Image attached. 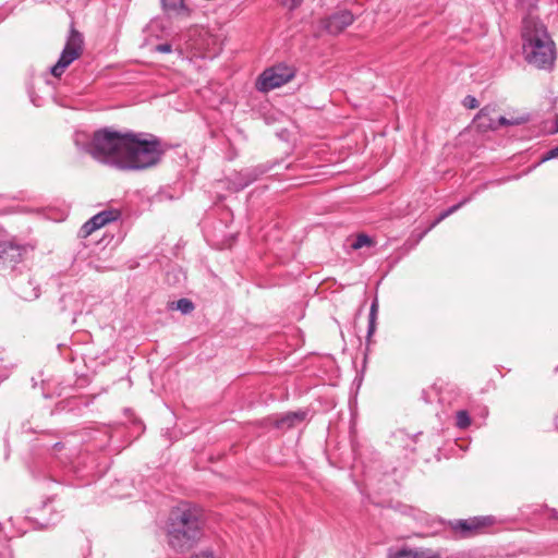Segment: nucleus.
I'll return each instance as SVG.
<instances>
[{
    "label": "nucleus",
    "instance_id": "nucleus-31",
    "mask_svg": "<svg viewBox=\"0 0 558 558\" xmlns=\"http://www.w3.org/2000/svg\"><path fill=\"white\" fill-rule=\"evenodd\" d=\"M555 124H556V132H558V114L556 116V120H555Z\"/></svg>",
    "mask_w": 558,
    "mask_h": 558
},
{
    "label": "nucleus",
    "instance_id": "nucleus-25",
    "mask_svg": "<svg viewBox=\"0 0 558 558\" xmlns=\"http://www.w3.org/2000/svg\"><path fill=\"white\" fill-rule=\"evenodd\" d=\"M463 105L469 109H475L480 106L477 99L470 95L464 98Z\"/></svg>",
    "mask_w": 558,
    "mask_h": 558
},
{
    "label": "nucleus",
    "instance_id": "nucleus-8",
    "mask_svg": "<svg viewBox=\"0 0 558 558\" xmlns=\"http://www.w3.org/2000/svg\"><path fill=\"white\" fill-rule=\"evenodd\" d=\"M495 519L492 515L474 517L464 520H457L452 523V529L461 536L468 537L483 531L484 527L494 524Z\"/></svg>",
    "mask_w": 558,
    "mask_h": 558
},
{
    "label": "nucleus",
    "instance_id": "nucleus-18",
    "mask_svg": "<svg viewBox=\"0 0 558 558\" xmlns=\"http://www.w3.org/2000/svg\"><path fill=\"white\" fill-rule=\"evenodd\" d=\"M375 245V241L365 233H360L356 235L354 241L351 243V247L353 250H360L364 246H373Z\"/></svg>",
    "mask_w": 558,
    "mask_h": 558
},
{
    "label": "nucleus",
    "instance_id": "nucleus-12",
    "mask_svg": "<svg viewBox=\"0 0 558 558\" xmlns=\"http://www.w3.org/2000/svg\"><path fill=\"white\" fill-rule=\"evenodd\" d=\"M161 8L168 16L190 19L193 13L184 0H160Z\"/></svg>",
    "mask_w": 558,
    "mask_h": 558
},
{
    "label": "nucleus",
    "instance_id": "nucleus-15",
    "mask_svg": "<svg viewBox=\"0 0 558 558\" xmlns=\"http://www.w3.org/2000/svg\"><path fill=\"white\" fill-rule=\"evenodd\" d=\"M377 313H378V302H377V300H374L371 305V310H369V314H368V328H367V337H366L367 343L371 342V338L376 330Z\"/></svg>",
    "mask_w": 558,
    "mask_h": 558
},
{
    "label": "nucleus",
    "instance_id": "nucleus-1",
    "mask_svg": "<svg viewBox=\"0 0 558 558\" xmlns=\"http://www.w3.org/2000/svg\"><path fill=\"white\" fill-rule=\"evenodd\" d=\"M86 150L95 160L116 169L144 171L161 162L167 145L150 133L102 128L94 132Z\"/></svg>",
    "mask_w": 558,
    "mask_h": 558
},
{
    "label": "nucleus",
    "instance_id": "nucleus-21",
    "mask_svg": "<svg viewBox=\"0 0 558 558\" xmlns=\"http://www.w3.org/2000/svg\"><path fill=\"white\" fill-rule=\"evenodd\" d=\"M274 425L277 427V428H290V427H293L294 424H293V420L291 418L290 416V413H286L283 415H281L280 417L276 418L275 420V423Z\"/></svg>",
    "mask_w": 558,
    "mask_h": 558
},
{
    "label": "nucleus",
    "instance_id": "nucleus-5",
    "mask_svg": "<svg viewBox=\"0 0 558 558\" xmlns=\"http://www.w3.org/2000/svg\"><path fill=\"white\" fill-rule=\"evenodd\" d=\"M295 76V70L287 64H277L263 71L256 82L259 92H270L290 82Z\"/></svg>",
    "mask_w": 558,
    "mask_h": 558
},
{
    "label": "nucleus",
    "instance_id": "nucleus-26",
    "mask_svg": "<svg viewBox=\"0 0 558 558\" xmlns=\"http://www.w3.org/2000/svg\"><path fill=\"white\" fill-rule=\"evenodd\" d=\"M291 418L293 420V424L300 423L304 421L306 413L304 411L289 412Z\"/></svg>",
    "mask_w": 558,
    "mask_h": 558
},
{
    "label": "nucleus",
    "instance_id": "nucleus-27",
    "mask_svg": "<svg viewBox=\"0 0 558 558\" xmlns=\"http://www.w3.org/2000/svg\"><path fill=\"white\" fill-rule=\"evenodd\" d=\"M190 558H216L213 550L206 549L192 555Z\"/></svg>",
    "mask_w": 558,
    "mask_h": 558
},
{
    "label": "nucleus",
    "instance_id": "nucleus-22",
    "mask_svg": "<svg viewBox=\"0 0 558 558\" xmlns=\"http://www.w3.org/2000/svg\"><path fill=\"white\" fill-rule=\"evenodd\" d=\"M175 308L182 312L183 314H189L194 310V304L189 299H180L175 303Z\"/></svg>",
    "mask_w": 558,
    "mask_h": 558
},
{
    "label": "nucleus",
    "instance_id": "nucleus-29",
    "mask_svg": "<svg viewBox=\"0 0 558 558\" xmlns=\"http://www.w3.org/2000/svg\"><path fill=\"white\" fill-rule=\"evenodd\" d=\"M63 446H64V445H63V442H56V444L53 445V448H54L56 450H60L61 448H63Z\"/></svg>",
    "mask_w": 558,
    "mask_h": 558
},
{
    "label": "nucleus",
    "instance_id": "nucleus-23",
    "mask_svg": "<svg viewBox=\"0 0 558 558\" xmlns=\"http://www.w3.org/2000/svg\"><path fill=\"white\" fill-rule=\"evenodd\" d=\"M279 2L282 7L293 11L302 4L303 0H279Z\"/></svg>",
    "mask_w": 558,
    "mask_h": 558
},
{
    "label": "nucleus",
    "instance_id": "nucleus-6",
    "mask_svg": "<svg viewBox=\"0 0 558 558\" xmlns=\"http://www.w3.org/2000/svg\"><path fill=\"white\" fill-rule=\"evenodd\" d=\"M12 289L16 295L25 301H34L40 295V284L31 272H23L12 281Z\"/></svg>",
    "mask_w": 558,
    "mask_h": 558
},
{
    "label": "nucleus",
    "instance_id": "nucleus-2",
    "mask_svg": "<svg viewBox=\"0 0 558 558\" xmlns=\"http://www.w3.org/2000/svg\"><path fill=\"white\" fill-rule=\"evenodd\" d=\"M204 524L205 515L201 507L190 502L179 504L171 509L166 523L168 545L180 554L191 550L202 538Z\"/></svg>",
    "mask_w": 558,
    "mask_h": 558
},
{
    "label": "nucleus",
    "instance_id": "nucleus-13",
    "mask_svg": "<svg viewBox=\"0 0 558 558\" xmlns=\"http://www.w3.org/2000/svg\"><path fill=\"white\" fill-rule=\"evenodd\" d=\"M266 171L267 169L262 166L245 169L236 175L234 184L236 185L238 190H243L251 183L255 182Z\"/></svg>",
    "mask_w": 558,
    "mask_h": 558
},
{
    "label": "nucleus",
    "instance_id": "nucleus-20",
    "mask_svg": "<svg viewBox=\"0 0 558 558\" xmlns=\"http://www.w3.org/2000/svg\"><path fill=\"white\" fill-rule=\"evenodd\" d=\"M457 426L459 428L465 429L471 425V417L468 411L461 410L457 412Z\"/></svg>",
    "mask_w": 558,
    "mask_h": 558
},
{
    "label": "nucleus",
    "instance_id": "nucleus-17",
    "mask_svg": "<svg viewBox=\"0 0 558 558\" xmlns=\"http://www.w3.org/2000/svg\"><path fill=\"white\" fill-rule=\"evenodd\" d=\"M392 558H440L439 555H426L422 550L401 549Z\"/></svg>",
    "mask_w": 558,
    "mask_h": 558
},
{
    "label": "nucleus",
    "instance_id": "nucleus-16",
    "mask_svg": "<svg viewBox=\"0 0 558 558\" xmlns=\"http://www.w3.org/2000/svg\"><path fill=\"white\" fill-rule=\"evenodd\" d=\"M377 313H378V302H377V300H374L371 305V310H369V314H368V328H367V337H366L367 343L371 342V338L376 330Z\"/></svg>",
    "mask_w": 558,
    "mask_h": 558
},
{
    "label": "nucleus",
    "instance_id": "nucleus-32",
    "mask_svg": "<svg viewBox=\"0 0 558 558\" xmlns=\"http://www.w3.org/2000/svg\"><path fill=\"white\" fill-rule=\"evenodd\" d=\"M66 299H68V298H66L65 295H63V296L60 299V302H61V303H64V302L66 301Z\"/></svg>",
    "mask_w": 558,
    "mask_h": 558
},
{
    "label": "nucleus",
    "instance_id": "nucleus-3",
    "mask_svg": "<svg viewBox=\"0 0 558 558\" xmlns=\"http://www.w3.org/2000/svg\"><path fill=\"white\" fill-rule=\"evenodd\" d=\"M522 39L524 59L529 64L541 70L553 68L556 59L555 46L543 23L524 21Z\"/></svg>",
    "mask_w": 558,
    "mask_h": 558
},
{
    "label": "nucleus",
    "instance_id": "nucleus-4",
    "mask_svg": "<svg viewBox=\"0 0 558 558\" xmlns=\"http://www.w3.org/2000/svg\"><path fill=\"white\" fill-rule=\"evenodd\" d=\"M84 48V37L82 33H80L75 26L74 23H71L70 32L66 38L65 46L60 54L59 60L57 63L51 66L50 73L54 77H60L65 69L76 59L81 57L83 53Z\"/></svg>",
    "mask_w": 558,
    "mask_h": 558
},
{
    "label": "nucleus",
    "instance_id": "nucleus-24",
    "mask_svg": "<svg viewBox=\"0 0 558 558\" xmlns=\"http://www.w3.org/2000/svg\"><path fill=\"white\" fill-rule=\"evenodd\" d=\"M555 158H558V145L550 148L546 154H544L541 161L545 162Z\"/></svg>",
    "mask_w": 558,
    "mask_h": 558
},
{
    "label": "nucleus",
    "instance_id": "nucleus-30",
    "mask_svg": "<svg viewBox=\"0 0 558 558\" xmlns=\"http://www.w3.org/2000/svg\"><path fill=\"white\" fill-rule=\"evenodd\" d=\"M550 517L558 520V513L555 509L550 510Z\"/></svg>",
    "mask_w": 558,
    "mask_h": 558
},
{
    "label": "nucleus",
    "instance_id": "nucleus-14",
    "mask_svg": "<svg viewBox=\"0 0 558 558\" xmlns=\"http://www.w3.org/2000/svg\"><path fill=\"white\" fill-rule=\"evenodd\" d=\"M471 198H464L460 203L449 207L448 209L444 210L439 214V216L429 225L427 229L422 231L417 236V242L421 241L432 229H434L438 223H440L444 219L456 213L458 209H460L463 205H465Z\"/></svg>",
    "mask_w": 558,
    "mask_h": 558
},
{
    "label": "nucleus",
    "instance_id": "nucleus-19",
    "mask_svg": "<svg viewBox=\"0 0 558 558\" xmlns=\"http://www.w3.org/2000/svg\"><path fill=\"white\" fill-rule=\"evenodd\" d=\"M529 121L527 116H520V117H512V118H506V117H498V123L500 126H507V125H521Z\"/></svg>",
    "mask_w": 558,
    "mask_h": 558
},
{
    "label": "nucleus",
    "instance_id": "nucleus-10",
    "mask_svg": "<svg viewBox=\"0 0 558 558\" xmlns=\"http://www.w3.org/2000/svg\"><path fill=\"white\" fill-rule=\"evenodd\" d=\"M354 21L353 14L348 10L338 11L323 21L324 28L332 35L341 33Z\"/></svg>",
    "mask_w": 558,
    "mask_h": 558
},
{
    "label": "nucleus",
    "instance_id": "nucleus-7",
    "mask_svg": "<svg viewBox=\"0 0 558 558\" xmlns=\"http://www.w3.org/2000/svg\"><path fill=\"white\" fill-rule=\"evenodd\" d=\"M25 253L24 245L12 241L0 242V271L14 269L23 260Z\"/></svg>",
    "mask_w": 558,
    "mask_h": 558
},
{
    "label": "nucleus",
    "instance_id": "nucleus-28",
    "mask_svg": "<svg viewBox=\"0 0 558 558\" xmlns=\"http://www.w3.org/2000/svg\"><path fill=\"white\" fill-rule=\"evenodd\" d=\"M155 51L160 53H169L172 51V46L168 43L159 44L155 47Z\"/></svg>",
    "mask_w": 558,
    "mask_h": 558
},
{
    "label": "nucleus",
    "instance_id": "nucleus-11",
    "mask_svg": "<svg viewBox=\"0 0 558 558\" xmlns=\"http://www.w3.org/2000/svg\"><path fill=\"white\" fill-rule=\"evenodd\" d=\"M495 106L483 107L473 119L475 129L480 132L496 131L499 129L498 118H495Z\"/></svg>",
    "mask_w": 558,
    "mask_h": 558
},
{
    "label": "nucleus",
    "instance_id": "nucleus-9",
    "mask_svg": "<svg viewBox=\"0 0 558 558\" xmlns=\"http://www.w3.org/2000/svg\"><path fill=\"white\" fill-rule=\"evenodd\" d=\"M121 217V211L118 209L102 210L94 215L87 220L80 229V235L82 238L89 236L94 231L106 226L109 222L116 221Z\"/></svg>",
    "mask_w": 558,
    "mask_h": 558
}]
</instances>
